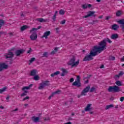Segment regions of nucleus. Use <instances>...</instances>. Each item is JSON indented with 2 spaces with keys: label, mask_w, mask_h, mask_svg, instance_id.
<instances>
[{
  "label": "nucleus",
  "mask_w": 124,
  "mask_h": 124,
  "mask_svg": "<svg viewBox=\"0 0 124 124\" xmlns=\"http://www.w3.org/2000/svg\"><path fill=\"white\" fill-rule=\"evenodd\" d=\"M39 79H40L39 76H38V75H35L33 77V79L35 81H38V80H39Z\"/></svg>",
  "instance_id": "obj_31"
},
{
  "label": "nucleus",
  "mask_w": 124,
  "mask_h": 124,
  "mask_svg": "<svg viewBox=\"0 0 124 124\" xmlns=\"http://www.w3.org/2000/svg\"><path fill=\"white\" fill-rule=\"evenodd\" d=\"M61 72L60 71H56L54 73H52L50 75L51 77H55V76H57V75H59Z\"/></svg>",
  "instance_id": "obj_25"
},
{
  "label": "nucleus",
  "mask_w": 124,
  "mask_h": 124,
  "mask_svg": "<svg viewBox=\"0 0 124 124\" xmlns=\"http://www.w3.org/2000/svg\"><path fill=\"white\" fill-rule=\"evenodd\" d=\"M91 77H92V75H89L88 76H87L86 78H84L83 80H86V79H90L91 78Z\"/></svg>",
  "instance_id": "obj_44"
},
{
  "label": "nucleus",
  "mask_w": 124,
  "mask_h": 124,
  "mask_svg": "<svg viewBox=\"0 0 124 124\" xmlns=\"http://www.w3.org/2000/svg\"><path fill=\"white\" fill-rule=\"evenodd\" d=\"M93 5L91 4H84L81 5L82 8L83 9H87V8H91Z\"/></svg>",
  "instance_id": "obj_14"
},
{
  "label": "nucleus",
  "mask_w": 124,
  "mask_h": 124,
  "mask_svg": "<svg viewBox=\"0 0 124 124\" xmlns=\"http://www.w3.org/2000/svg\"><path fill=\"white\" fill-rule=\"evenodd\" d=\"M97 55V53L95 51H93V48L90 51V53L88 55L85 56V57L83 59V62H90L92 60H93V57H95Z\"/></svg>",
  "instance_id": "obj_2"
},
{
  "label": "nucleus",
  "mask_w": 124,
  "mask_h": 124,
  "mask_svg": "<svg viewBox=\"0 0 124 124\" xmlns=\"http://www.w3.org/2000/svg\"><path fill=\"white\" fill-rule=\"evenodd\" d=\"M107 45V43L105 42L104 39L99 43V46H95L93 48V51H95L96 53H101L102 51L106 50V46Z\"/></svg>",
  "instance_id": "obj_1"
},
{
  "label": "nucleus",
  "mask_w": 124,
  "mask_h": 124,
  "mask_svg": "<svg viewBox=\"0 0 124 124\" xmlns=\"http://www.w3.org/2000/svg\"><path fill=\"white\" fill-rule=\"evenodd\" d=\"M73 81H74V78H72L70 79V83H72V82H73Z\"/></svg>",
  "instance_id": "obj_52"
},
{
  "label": "nucleus",
  "mask_w": 124,
  "mask_h": 124,
  "mask_svg": "<svg viewBox=\"0 0 124 124\" xmlns=\"http://www.w3.org/2000/svg\"><path fill=\"white\" fill-rule=\"evenodd\" d=\"M64 13H65V12H64V11L63 10H60V11H59V14L60 15H64Z\"/></svg>",
  "instance_id": "obj_36"
},
{
  "label": "nucleus",
  "mask_w": 124,
  "mask_h": 124,
  "mask_svg": "<svg viewBox=\"0 0 124 124\" xmlns=\"http://www.w3.org/2000/svg\"><path fill=\"white\" fill-rule=\"evenodd\" d=\"M121 62H124V56L121 58Z\"/></svg>",
  "instance_id": "obj_60"
},
{
  "label": "nucleus",
  "mask_w": 124,
  "mask_h": 124,
  "mask_svg": "<svg viewBox=\"0 0 124 124\" xmlns=\"http://www.w3.org/2000/svg\"><path fill=\"white\" fill-rule=\"evenodd\" d=\"M90 89L91 86L90 85L87 86L82 90L81 94L78 96V98H80V96H82V95H87V93H89Z\"/></svg>",
  "instance_id": "obj_5"
},
{
  "label": "nucleus",
  "mask_w": 124,
  "mask_h": 124,
  "mask_svg": "<svg viewBox=\"0 0 124 124\" xmlns=\"http://www.w3.org/2000/svg\"><path fill=\"white\" fill-rule=\"evenodd\" d=\"M84 84H89V80H87L86 81H85Z\"/></svg>",
  "instance_id": "obj_57"
},
{
  "label": "nucleus",
  "mask_w": 124,
  "mask_h": 124,
  "mask_svg": "<svg viewBox=\"0 0 124 124\" xmlns=\"http://www.w3.org/2000/svg\"><path fill=\"white\" fill-rule=\"evenodd\" d=\"M120 77H121L119 76V74L115 75L114 77V79H117V78H120Z\"/></svg>",
  "instance_id": "obj_48"
},
{
  "label": "nucleus",
  "mask_w": 124,
  "mask_h": 124,
  "mask_svg": "<svg viewBox=\"0 0 124 124\" xmlns=\"http://www.w3.org/2000/svg\"><path fill=\"white\" fill-rule=\"evenodd\" d=\"M48 52H44V53L43 54L42 57L43 58H48Z\"/></svg>",
  "instance_id": "obj_30"
},
{
  "label": "nucleus",
  "mask_w": 124,
  "mask_h": 124,
  "mask_svg": "<svg viewBox=\"0 0 124 124\" xmlns=\"http://www.w3.org/2000/svg\"><path fill=\"white\" fill-rule=\"evenodd\" d=\"M31 120L32 121H33V122H34V123H38V122H39V117H35V116H33L31 118Z\"/></svg>",
  "instance_id": "obj_17"
},
{
  "label": "nucleus",
  "mask_w": 124,
  "mask_h": 124,
  "mask_svg": "<svg viewBox=\"0 0 124 124\" xmlns=\"http://www.w3.org/2000/svg\"><path fill=\"white\" fill-rule=\"evenodd\" d=\"M48 86H50V81L46 80L43 82L42 83H40V86L38 87L39 90H42L45 88V87H47Z\"/></svg>",
  "instance_id": "obj_6"
},
{
  "label": "nucleus",
  "mask_w": 124,
  "mask_h": 124,
  "mask_svg": "<svg viewBox=\"0 0 124 124\" xmlns=\"http://www.w3.org/2000/svg\"><path fill=\"white\" fill-rule=\"evenodd\" d=\"M76 59L75 58V56H73L72 58L70 59L69 62L67 63L68 65H71V67H74V66H77L78 64H79V60H78L76 62Z\"/></svg>",
  "instance_id": "obj_3"
},
{
  "label": "nucleus",
  "mask_w": 124,
  "mask_h": 124,
  "mask_svg": "<svg viewBox=\"0 0 124 124\" xmlns=\"http://www.w3.org/2000/svg\"><path fill=\"white\" fill-rule=\"evenodd\" d=\"M29 93V91L25 90L24 91V92L21 94V97L25 96V95H27V93Z\"/></svg>",
  "instance_id": "obj_29"
},
{
  "label": "nucleus",
  "mask_w": 124,
  "mask_h": 124,
  "mask_svg": "<svg viewBox=\"0 0 124 124\" xmlns=\"http://www.w3.org/2000/svg\"><path fill=\"white\" fill-rule=\"evenodd\" d=\"M65 22H66L65 19H64V20H62V21L60 22V24H62V25H64V24H65Z\"/></svg>",
  "instance_id": "obj_42"
},
{
  "label": "nucleus",
  "mask_w": 124,
  "mask_h": 124,
  "mask_svg": "<svg viewBox=\"0 0 124 124\" xmlns=\"http://www.w3.org/2000/svg\"><path fill=\"white\" fill-rule=\"evenodd\" d=\"M124 97H121L120 98V101H121V102H123V101H124Z\"/></svg>",
  "instance_id": "obj_53"
},
{
  "label": "nucleus",
  "mask_w": 124,
  "mask_h": 124,
  "mask_svg": "<svg viewBox=\"0 0 124 124\" xmlns=\"http://www.w3.org/2000/svg\"><path fill=\"white\" fill-rule=\"evenodd\" d=\"M27 99H30V97L27 96L25 97L24 98H23V101H25V100H27Z\"/></svg>",
  "instance_id": "obj_49"
},
{
  "label": "nucleus",
  "mask_w": 124,
  "mask_h": 124,
  "mask_svg": "<svg viewBox=\"0 0 124 124\" xmlns=\"http://www.w3.org/2000/svg\"><path fill=\"white\" fill-rule=\"evenodd\" d=\"M41 28H42V26H38L37 28H33L31 30H30V32H32V31H36L37 30H40Z\"/></svg>",
  "instance_id": "obj_23"
},
{
  "label": "nucleus",
  "mask_w": 124,
  "mask_h": 124,
  "mask_svg": "<svg viewBox=\"0 0 124 124\" xmlns=\"http://www.w3.org/2000/svg\"><path fill=\"white\" fill-rule=\"evenodd\" d=\"M108 92L109 93H119V92H122V89L120 87L115 85L114 86H109L108 88Z\"/></svg>",
  "instance_id": "obj_4"
},
{
  "label": "nucleus",
  "mask_w": 124,
  "mask_h": 124,
  "mask_svg": "<svg viewBox=\"0 0 124 124\" xmlns=\"http://www.w3.org/2000/svg\"><path fill=\"white\" fill-rule=\"evenodd\" d=\"M91 106H92V104H88L87 107L85 108V110L86 111H91V110H92V108H91Z\"/></svg>",
  "instance_id": "obj_19"
},
{
  "label": "nucleus",
  "mask_w": 124,
  "mask_h": 124,
  "mask_svg": "<svg viewBox=\"0 0 124 124\" xmlns=\"http://www.w3.org/2000/svg\"><path fill=\"white\" fill-rule=\"evenodd\" d=\"M29 28V26L27 25H23L22 27L20 28V31H25V30H27Z\"/></svg>",
  "instance_id": "obj_24"
},
{
  "label": "nucleus",
  "mask_w": 124,
  "mask_h": 124,
  "mask_svg": "<svg viewBox=\"0 0 124 124\" xmlns=\"http://www.w3.org/2000/svg\"><path fill=\"white\" fill-rule=\"evenodd\" d=\"M112 107H114V105H113V104L107 105L105 109L108 110V109H110V108H112Z\"/></svg>",
  "instance_id": "obj_27"
},
{
  "label": "nucleus",
  "mask_w": 124,
  "mask_h": 124,
  "mask_svg": "<svg viewBox=\"0 0 124 124\" xmlns=\"http://www.w3.org/2000/svg\"><path fill=\"white\" fill-rule=\"evenodd\" d=\"M116 60V57L115 56H110L109 61H115Z\"/></svg>",
  "instance_id": "obj_39"
},
{
  "label": "nucleus",
  "mask_w": 124,
  "mask_h": 124,
  "mask_svg": "<svg viewBox=\"0 0 124 124\" xmlns=\"http://www.w3.org/2000/svg\"><path fill=\"white\" fill-rule=\"evenodd\" d=\"M36 72H37L36 69L31 70L30 74L31 76H35L36 75Z\"/></svg>",
  "instance_id": "obj_21"
},
{
  "label": "nucleus",
  "mask_w": 124,
  "mask_h": 124,
  "mask_svg": "<svg viewBox=\"0 0 124 124\" xmlns=\"http://www.w3.org/2000/svg\"><path fill=\"white\" fill-rule=\"evenodd\" d=\"M89 113L91 114V115H93V112L92 111H90Z\"/></svg>",
  "instance_id": "obj_64"
},
{
  "label": "nucleus",
  "mask_w": 124,
  "mask_h": 124,
  "mask_svg": "<svg viewBox=\"0 0 124 124\" xmlns=\"http://www.w3.org/2000/svg\"><path fill=\"white\" fill-rule=\"evenodd\" d=\"M115 84H116L117 86H123V84H122V81H120L119 80L116 81Z\"/></svg>",
  "instance_id": "obj_33"
},
{
  "label": "nucleus",
  "mask_w": 124,
  "mask_h": 124,
  "mask_svg": "<svg viewBox=\"0 0 124 124\" xmlns=\"http://www.w3.org/2000/svg\"><path fill=\"white\" fill-rule=\"evenodd\" d=\"M105 41V42H106L107 41L108 42V43H112V41H111V40H110V39L107 38H106L105 39H104Z\"/></svg>",
  "instance_id": "obj_37"
},
{
  "label": "nucleus",
  "mask_w": 124,
  "mask_h": 124,
  "mask_svg": "<svg viewBox=\"0 0 124 124\" xmlns=\"http://www.w3.org/2000/svg\"><path fill=\"white\" fill-rule=\"evenodd\" d=\"M9 64H12L13 63V60L9 61Z\"/></svg>",
  "instance_id": "obj_55"
},
{
  "label": "nucleus",
  "mask_w": 124,
  "mask_h": 124,
  "mask_svg": "<svg viewBox=\"0 0 124 124\" xmlns=\"http://www.w3.org/2000/svg\"><path fill=\"white\" fill-rule=\"evenodd\" d=\"M34 61H35V58L33 57L31 58V59L29 61V62L31 63V62H34Z\"/></svg>",
  "instance_id": "obj_40"
},
{
  "label": "nucleus",
  "mask_w": 124,
  "mask_h": 124,
  "mask_svg": "<svg viewBox=\"0 0 124 124\" xmlns=\"http://www.w3.org/2000/svg\"><path fill=\"white\" fill-rule=\"evenodd\" d=\"M119 28H120V26H119V25L114 24L112 25L111 29L113 30V31H117V30H118Z\"/></svg>",
  "instance_id": "obj_16"
},
{
  "label": "nucleus",
  "mask_w": 124,
  "mask_h": 124,
  "mask_svg": "<svg viewBox=\"0 0 124 124\" xmlns=\"http://www.w3.org/2000/svg\"><path fill=\"white\" fill-rule=\"evenodd\" d=\"M5 57L7 60V59H12L14 57V54L13 52H11V50H9L8 53L5 55Z\"/></svg>",
  "instance_id": "obj_9"
},
{
  "label": "nucleus",
  "mask_w": 124,
  "mask_h": 124,
  "mask_svg": "<svg viewBox=\"0 0 124 124\" xmlns=\"http://www.w3.org/2000/svg\"><path fill=\"white\" fill-rule=\"evenodd\" d=\"M62 93V91L57 90V91H55V92H53L52 93V96H54V95H55V94H60V93Z\"/></svg>",
  "instance_id": "obj_26"
},
{
  "label": "nucleus",
  "mask_w": 124,
  "mask_h": 124,
  "mask_svg": "<svg viewBox=\"0 0 124 124\" xmlns=\"http://www.w3.org/2000/svg\"><path fill=\"white\" fill-rule=\"evenodd\" d=\"M65 74H64V73H62L61 74V76H62V77L65 76Z\"/></svg>",
  "instance_id": "obj_58"
},
{
  "label": "nucleus",
  "mask_w": 124,
  "mask_h": 124,
  "mask_svg": "<svg viewBox=\"0 0 124 124\" xmlns=\"http://www.w3.org/2000/svg\"><path fill=\"white\" fill-rule=\"evenodd\" d=\"M32 52V49H31V48H30V50L27 51V54H31Z\"/></svg>",
  "instance_id": "obj_45"
},
{
  "label": "nucleus",
  "mask_w": 124,
  "mask_h": 124,
  "mask_svg": "<svg viewBox=\"0 0 124 124\" xmlns=\"http://www.w3.org/2000/svg\"><path fill=\"white\" fill-rule=\"evenodd\" d=\"M110 38L115 40V39L119 38V35L117 33L113 34L112 35H111Z\"/></svg>",
  "instance_id": "obj_18"
},
{
  "label": "nucleus",
  "mask_w": 124,
  "mask_h": 124,
  "mask_svg": "<svg viewBox=\"0 0 124 124\" xmlns=\"http://www.w3.org/2000/svg\"><path fill=\"white\" fill-rule=\"evenodd\" d=\"M100 68L102 69L104 68V65L102 64L100 66Z\"/></svg>",
  "instance_id": "obj_59"
},
{
  "label": "nucleus",
  "mask_w": 124,
  "mask_h": 124,
  "mask_svg": "<svg viewBox=\"0 0 124 124\" xmlns=\"http://www.w3.org/2000/svg\"><path fill=\"white\" fill-rule=\"evenodd\" d=\"M9 35H10L11 36H12L13 35V33L12 32H10L9 33Z\"/></svg>",
  "instance_id": "obj_61"
},
{
  "label": "nucleus",
  "mask_w": 124,
  "mask_h": 124,
  "mask_svg": "<svg viewBox=\"0 0 124 124\" xmlns=\"http://www.w3.org/2000/svg\"><path fill=\"white\" fill-rule=\"evenodd\" d=\"M49 120H50V118L49 117L45 118V119H44V121L45 122H46V121H49Z\"/></svg>",
  "instance_id": "obj_51"
},
{
  "label": "nucleus",
  "mask_w": 124,
  "mask_h": 124,
  "mask_svg": "<svg viewBox=\"0 0 124 124\" xmlns=\"http://www.w3.org/2000/svg\"><path fill=\"white\" fill-rule=\"evenodd\" d=\"M96 15H95V12L93 11H90L87 13V15L83 16V18H89V17H95Z\"/></svg>",
  "instance_id": "obj_8"
},
{
  "label": "nucleus",
  "mask_w": 124,
  "mask_h": 124,
  "mask_svg": "<svg viewBox=\"0 0 124 124\" xmlns=\"http://www.w3.org/2000/svg\"><path fill=\"white\" fill-rule=\"evenodd\" d=\"M64 124H72V123L70 122H67L66 123H65Z\"/></svg>",
  "instance_id": "obj_63"
},
{
  "label": "nucleus",
  "mask_w": 124,
  "mask_h": 124,
  "mask_svg": "<svg viewBox=\"0 0 124 124\" xmlns=\"http://www.w3.org/2000/svg\"><path fill=\"white\" fill-rule=\"evenodd\" d=\"M82 84H81V81H80V76H77V81L74 82L72 86H77L78 88H80Z\"/></svg>",
  "instance_id": "obj_7"
},
{
  "label": "nucleus",
  "mask_w": 124,
  "mask_h": 124,
  "mask_svg": "<svg viewBox=\"0 0 124 124\" xmlns=\"http://www.w3.org/2000/svg\"><path fill=\"white\" fill-rule=\"evenodd\" d=\"M4 25V20L2 19H0V30L1 29L2 26Z\"/></svg>",
  "instance_id": "obj_28"
},
{
  "label": "nucleus",
  "mask_w": 124,
  "mask_h": 124,
  "mask_svg": "<svg viewBox=\"0 0 124 124\" xmlns=\"http://www.w3.org/2000/svg\"><path fill=\"white\" fill-rule=\"evenodd\" d=\"M0 109H4V107H3L2 106H0Z\"/></svg>",
  "instance_id": "obj_62"
},
{
  "label": "nucleus",
  "mask_w": 124,
  "mask_h": 124,
  "mask_svg": "<svg viewBox=\"0 0 124 124\" xmlns=\"http://www.w3.org/2000/svg\"><path fill=\"white\" fill-rule=\"evenodd\" d=\"M95 23H98V20H93L92 25H94V24H95Z\"/></svg>",
  "instance_id": "obj_46"
},
{
  "label": "nucleus",
  "mask_w": 124,
  "mask_h": 124,
  "mask_svg": "<svg viewBox=\"0 0 124 124\" xmlns=\"http://www.w3.org/2000/svg\"><path fill=\"white\" fill-rule=\"evenodd\" d=\"M51 34V31H46L44 35H43V37H45L46 39H47L48 38V36Z\"/></svg>",
  "instance_id": "obj_15"
},
{
  "label": "nucleus",
  "mask_w": 124,
  "mask_h": 124,
  "mask_svg": "<svg viewBox=\"0 0 124 124\" xmlns=\"http://www.w3.org/2000/svg\"><path fill=\"white\" fill-rule=\"evenodd\" d=\"M25 52V50L21 49L20 50H17L15 52V54L16 57H19V56H21V54H23Z\"/></svg>",
  "instance_id": "obj_12"
},
{
  "label": "nucleus",
  "mask_w": 124,
  "mask_h": 124,
  "mask_svg": "<svg viewBox=\"0 0 124 124\" xmlns=\"http://www.w3.org/2000/svg\"><path fill=\"white\" fill-rule=\"evenodd\" d=\"M56 18H57V16L54 15L53 16L52 18V19L53 21H54V22H55L56 21Z\"/></svg>",
  "instance_id": "obj_41"
},
{
  "label": "nucleus",
  "mask_w": 124,
  "mask_h": 124,
  "mask_svg": "<svg viewBox=\"0 0 124 124\" xmlns=\"http://www.w3.org/2000/svg\"><path fill=\"white\" fill-rule=\"evenodd\" d=\"M59 29L60 28H59V27H57L55 29L56 31V33H60V31H59Z\"/></svg>",
  "instance_id": "obj_47"
},
{
  "label": "nucleus",
  "mask_w": 124,
  "mask_h": 124,
  "mask_svg": "<svg viewBox=\"0 0 124 124\" xmlns=\"http://www.w3.org/2000/svg\"><path fill=\"white\" fill-rule=\"evenodd\" d=\"M36 21H37L38 22H40V23H45V22H47V19H44L42 18H37L36 19Z\"/></svg>",
  "instance_id": "obj_20"
},
{
  "label": "nucleus",
  "mask_w": 124,
  "mask_h": 124,
  "mask_svg": "<svg viewBox=\"0 0 124 124\" xmlns=\"http://www.w3.org/2000/svg\"><path fill=\"white\" fill-rule=\"evenodd\" d=\"M90 93H93V92H95V88L91 87L89 90Z\"/></svg>",
  "instance_id": "obj_38"
},
{
  "label": "nucleus",
  "mask_w": 124,
  "mask_h": 124,
  "mask_svg": "<svg viewBox=\"0 0 124 124\" xmlns=\"http://www.w3.org/2000/svg\"><path fill=\"white\" fill-rule=\"evenodd\" d=\"M5 90H6V87H4L1 89H0V93H2L3 92H5Z\"/></svg>",
  "instance_id": "obj_35"
},
{
  "label": "nucleus",
  "mask_w": 124,
  "mask_h": 124,
  "mask_svg": "<svg viewBox=\"0 0 124 124\" xmlns=\"http://www.w3.org/2000/svg\"><path fill=\"white\" fill-rule=\"evenodd\" d=\"M33 84H30L29 86H25L22 88V91H25V90H30L31 87H32Z\"/></svg>",
  "instance_id": "obj_22"
},
{
  "label": "nucleus",
  "mask_w": 124,
  "mask_h": 124,
  "mask_svg": "<svg viewBox=\"0 0 124 124\" xmlns=\"http://www.w3.org/2000/svg\"><path fill=\"white\" fill-rule=\"evenodd\" d=\"M124 71H121L118 75H119V76H123V75H124Z\"/></svg>",
  "instance_id": "obj_43"
},
{
  "label": "nucleus",
  "mask_w": 124,
  "mask_h": 124,
  "mask_svg": "<svg viewBox=\"0 0 124 124\" xmlns=\"http://www.w3.org/2000/svg\"><path fill=\"white\" fill-rule=\"evenodd\" d=\"M55 54H56V51L55 50H53L50 53V55H55Z\"/></svg>",
  "instance_id": "obj_50"
},
{
  "label": "nucleus",
  "mask_w": 124,
  "mask_h": 124,
  "mask_svg": "<svg viewBox=\"0 0 124 124\" xmlns=\"http://www.w3.org/2000/svg\"><path fill=\"white\" fill-rule=\"evenodd\" d=\"M121 15H122V11H117V12L116 13V16L117 17H120Z\"/></svg>",
  "instance_id": "obj_34"
},
{
  "label": "nucleus",
  "mask_w": 124,
  "mask_h": 124,
  "mask_svg": "<svg viewBox=\"0 0 124 124\" xmlns=\"http://www.w3.org/2000/svg\"><path fill=\"white\" fill-rule=\"evenodd\" d=\"M110 16H106V20H107V21H108V20H109V19H110Z\"/></svg>",
  "instance_id": "obj_56"
},
{
  "label": "nucleus",
  "mask_w": 124,
  "mask_h": 124,
  "mask_svg": "<svg viewBox=\"0 0 124 124\" xmlns=\"http://www.w3.org/2000/svg\"><path fill=\"white\" fill-rule=\"evenodd\" d=\"M61 70H62V72L63 73H64L65 74H67L68 73V72L67 71V70H66V69H65L63 68H62L61 69Z\"/></svg>",
  "instance_id": "obj_32"
},
{
  "label": "nucleus",
  "mask_w": 124,
  "mask_h": 124,
  "mask_svg": "<svg viewBox=\"0 0 124 124\" xmlns=\"http://www.w3.org/2000/svg\"><path fill=\"white\" fill-rule=\"evenodd\" d=\"M8 68V65L5 64V63H2L0 64V72L2 71L3 69H7Z\"/></svg>",
  "instance_id": "obj_10"
},
{
  "label": "nucleus",
  "mask_w": 124,
  "mask_h": 124,
  "mask_svg": "<svg viewBox=\"0 0 124 124\" xmlns=\"http://www.w3.org/2000/svg\"><path fill=\"white\" fill-rule=\"evenodd\" d=\"M30 38L32 41L36 40V39L37 38V34H36V32H33L30 36Z\"/></svg>",
  "instance_id": "obj_11"
},
{
  "label": "nucleus",
  "mask_w": 124,
  "mask_h": 124,
  "mask_svg": "<svg viewBox=\"0 0 124 124\" xmlns=\"http://www.w3.org/2000/svg\"><path fill=\"white\" fill-rule=\"evenodd\" d=\"M118 24L120 25V28H122V30L124 29V19H122L117 21Z\"/></svg>",
  "instance_id": "obj_13"
},
{
  "label": "nucleus",
  "mask_w": 124,
  "mask_h": 124,
  "mask_svg": "<svg viewBox=\"0 0 124 124\" xmlns=\"http://www.w3.org/2000/svg\"><path fill=\"white\" fill-rule=\"evenodd\" d=\"M58 50H59V48H58V47H56L54 48V51H55V52H58Z\"/></svg>",
  "instance_id": "obj_54"
}]
</instances>
